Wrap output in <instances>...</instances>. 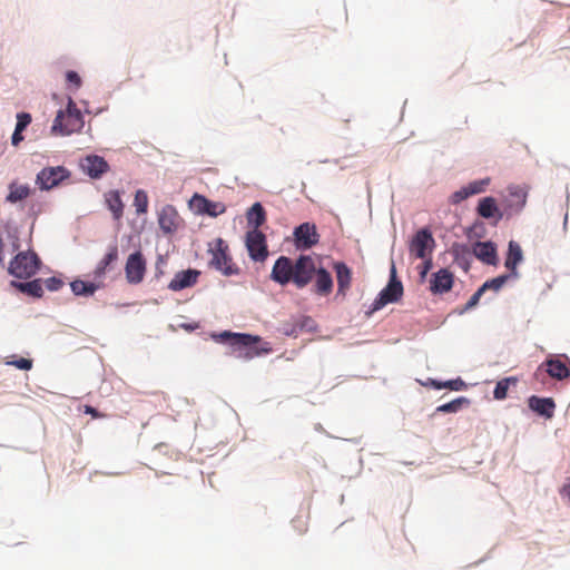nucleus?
Here are the masks:
<instances>
[{
    "label": "nucleus",
    "instance_id": "f257e3e1",
    "mask_svg": "<svg viewBox=\"0 0 570 570\" xmlns=\"http://www.w3.org/2000/svg\"><path fill=\"white\" fill-rule=\"evenodd\" d=\"M314 273L315 263L311 256L301 255L295 262L281 256L272 268L271 278L282 286L292 282L297 288H304L313 279Z\"/></svg>",
    "mask_w": 570,
    "mask_h": 570
},
{
    "label": "nucleus",
    "instance_id": "f03ea898",
    "mask_svg": "<svg viewBox=\"0 0 570 570\" xmlns=\"http://www.w3.org/2000/svg\"><path fill=\"white\" fill-rule=\"evenodd\" d=\"M83 127V118L80 110L71 98L68 100L67 108L59 110L51 127L52 135L68 136L78 132Z\"/></svg>",
    "mask_w": 570,
    "mask_h": 570
},
{
    "label": "nucleus",
    "instance_id": "7ed1b4c3",
    "mask_svg": "<svg viewBox=\"0 0 570 570\" xmlns=\"http://www.w3.org/2000/svg\"><path fill=\"white\" fill-rule=\"evenodd\" d=\"M219 336L224 341H229V344L239 352L238 356H244L245 358H253L261 355L262 353H268L271 351L269 347L259 350L256 346V344L261 342L259 336L242 333H230L227 331L223 332Z\"/></svg>",
    "mask_w": 570,
    "mask_h": 570
},
{
    "label": "nucleus",
    "instance_id": "20e7f679",
    "mask_svg": "<svg viewBox=\"0 0 570 570\" xmlns=\"http://www.w3.org/2000/svg\"><path fill=\"white\" fill-rule=\"evenodd\" d=\"M40 267V259L33 252H19L10 261L8 273L16 278L28 279L32 277Z\"/></svg>",
    "mask_w": 570,
    "mask_h": 570
},
{
    "label": "nucleus",
    "instance_id": "39448f33",
    "mask_svg": "<svg viewBox=\"0 0 570 570\" xmlns=\"http://www.w3.org/2000/svg\"><path fill=\"white\" fill-rule=\"evenodd\" d=\"M403 295V285L396 278V269L394 264L391 267V278L389 284L380 292L379 296L374 299L368 315L383 308L386 304L396 303Z\"/></svg>",
    "mask_w": 570,
    "mask_h": 570
},
{
    "label": "nucleus",
    "instance_id": "423d86ee",
    "mask_svg": "<svg viewBox=\"0 0 570 570\" xmlns=\"http://www.w3.org/2000/svg\"><path fill=\"white\" fill-rule=\"evenodd\" d=\"M209 252L212 254L209 261L212 267L226 276L237 275L239 273V268L233 263L232 257L228 255V246L222 238L216 240L215 247Z\"/></svg>",
    "mask_w": 570,
    "mask_h": 570
},
{
    "label": "nucleus",
    "instance_id": "0eeeda50",
    "mask_svg": "<svg viewBox=\"0 0 570 570\" xmlns=\"http://www.w3.org/2000/svg\"><path fill=\"white\" fill-rule=\"evenodd\" d=\"M70 177V171L63 166L45 167L36 177V185L41 190H50Z\"/></svg>",
    "mask_w": 570,
    "mask_h": 570
},
{
    "label": "nucleus",
    "instance_id": "6e6552de",
    "mask_svg": "<svg viewBox=\"0 0 570 570\" xmlns=\"http://www.w3.org/2000/svg\"><path fill=\"white\" fill-rule=\"evenodd\" d=\"M434 245L432 233L428 228H422L413 236L409 250L412 256L425 259L431 255Z\"/></svg>",
    "mask_w": 570,
    "mask_h": 570
},
{
    "label": "nucleus",
    "instance_id": "1a4fd4ad",
    "mask_svg": "<svg viewBox=\"0 0 570 570\" xmlns=\"http://www.w3.org/2000/svg\"><path fill=\"white\" fill-rule=\"evenodd\" d=\"M146 259L140 250L130 254L125 265L126 279L129 284H140L146 274Z\"/></svg>",
    "mask_w": 570,
    "mask_h": 570
},
{
    "label": "nucleus",
    "instance_id": "9d476101",
    "mask_svg": "<svg viewBox=\"0 0 570 570\" xmlns=\"http://www.w3.org/2000/svg\"><path fill=\"white\" fill-rule=\"evenodd\" d=\"M246 247L249 257L255 262H264L268 256L266 237L261 230L247 232Z\"/></svg>",
    "mask_w": 570,
    "mask_h": 570
},
{
    "label": "nucleus",
    "instance_id": "9b49d317",
    "mask_svg": "<svg viewBox=\"0 0 570 570\" xmlns=\"http://www.w3.org/2000/svg\"><path fill=\"white\" fill-rule=\"evenodd\" d=\"M295 243L298 248H311L320 240L316 226L311 223H303L294 230Z\"/></svg>",
    "mask_w": 570,
    "mask_h": 570
},
{
    "label": "nucleus",
    "instance_id": "f8f14e48",
    "mask_svg": "<svg viewBox=\"0 0 570 570\" xmlns=\"http://www.w3.org/2000/svg\"><path fill=\"white\" fill-rule=\"evenodd\" d=\"M21 247L20 237L16 229H6L0 233V264H4V259L8 255L19 253Z\"/></svg>",
    "mask_w": 570,
    "mask_h": 570
},
{
    "label": "nucleus",
    "instance_id": "ddd939ff",
    "mask_svg": "<svg viewBox=\"0 0 570 570\" xmlns=\"http://www.w3.org/2000/svg\"><path fill=\"white\" fill-rule=\"evenodd\" d=\"M158 224L165 234H174L180 227L181 218L174 206L166 205L158 214Z\"/></svg>",
    "mask_w": 570,
    "mask_h": 570
},
{
    "label": "nucleus",
    "instance_id": "4468645a",
    "mask_svg": "<svg viewBox=\"0 0 570 570\" xmlns=\"http://www.w3.org/2000/svg\"><path fill=\"white\" fill-rule=\"evenodd\" d=\"M80 167L89 177L97 179L109 170L108 163L100 156L89 155L81 159Z\"/></svg>",
    "mask_w": 570,
    "mask_h": 570
},
{
    "label": "nucleus",
    "instance_id": "2eb2a0df",
    "mask_svg": "<svg viewBox=\"0 0 570 570\" xmlns=\"http://www.w3.org/2000/svg\"><path fill=\"white\" fill-rule=\"evenodd\" d=\"M333 269L336 273L337 292L336 297L341 296L344 298L352 285V271L343 262L333 263Z\"/></svg>",
    "mask_w": 570,
    "mask_h": 570
},
{
    "label": "nucleus",
    "instance_id": "dca6fc26",
    "mask_svg": "<svg viewBox=\"0 0 570 570\" xmlns=\"http://www.w3.org/2000/svg\"><path fill=\"white\" fill-rule=\"evenodd\" d=\"M454 282V275L446 268H441L432 275L430 289L433 294H443L449 292Z\"/></svg>",
    "mask_w": 570,
    "mask_h": 570
},
{
    "label": "nucleus",
    "instance_id": "f3484780",
    "mask_svg": "<svg viewBox=\"0 0 570 570\" xmlns=\"http://www.w3.org/2000/svg\"><path fill=\"white\" fill-rule=\"evenodd\" d=\"M473 255L487 265H498L497 246L492 242H476L473 245Z\"/></svg>",
    "mask_w": 570,
    "mask_h": 570
},
{
    "label": "nucleus",
    "instance_id": "a211bd4d",
    "mask_svg": "<svg viewBox=\"0 0 570 570\" xmlns=\"http://www.w3.org/2000/svg\"><path fill=\"white\" fill-rule=\"evenodd\" d=\"M200 272L196 269H187L181 271L175 274L174 278L170 281L168 287L171 291H181L187 287H191L197 283L198 276Z\"/></svg>",
    "mask_w": 570,
    "mask_h": 570
},
{
    "label": "nucleus",
    "instance_id": "6ab92c4d",
    "mask_svg": "<svg viewBox=\"0 0 570 570\" xmlns=\"http://www.w3.org/2000/svg\"><path fill=\"white\" fill-rule=\"evenodd\" d=\"M478 215L485 219H494V224L502 219L503 214L497 205L493 197H484L480 199L478 208Z\"/></svg>",
    "mask_w": 570,
    "mask_h": 570
},
{
    "label": "nucleus",
    "instance_id": "aec40b11",
    "mask_svg": "<svg viewBox=\"0 0 570 570\" xmlns=\"http://www.w3.org/2000/svg\"><path fill=\"white\" fill-rule=\"evenodd\" d=\"M119 253L117 245H110L106 255L99 261L96 268L92 272L96 281L102 279L106 275L107 269L118 261Z\"/></svg>",
    "mask_w": 570,
    "mask_h": 570
},
{
    "label": "nucleus",
    "instance_id": "412c9836",
    "mask_svg": "<svg viewBox=\"0 0 570 570\" xmlns=\"http://www.w3.org/2000/svg\"><path fill=\"white\" fill-rule=\"evenodd\" d=\"M315 276V283H314V292L317 295L321 296H327L331 294L333 289V278L330 272H327L325 268H315V273L313 277Z\"/></svg>",
    "mask_w": 570,
    "mask_h": 570
},
{
    "label": "nucleus",
    "instance_id": "4be33fe9",
    "mask_svg": "<svg viewBox=\"0 0 570 570\" xmlns=\"http://www.w3.org/2000/svg\"><path fill=\"white\" fill-rule=\"evenodd\" d=\"M105 202L108 209L112 213L116 220H119L124 215V203L120 198L118 190H109L105 194Z\"/></svg>",
    "mask_w": 570,
    "mask_h": 570
},
{
    "label": "nucleus",
    "instance_id": "5701e85b",
    "mask_svg": "<svg viewBox=\"0 0 570 570\" xmlns=\"http://www.w3.org/2000/svg\"><path fill=\"white\" fill-rule=\"evenodd\" d=\"M10 285L17 288L19 292L28 294L32 297H41L43 294L42 284L40 279H33L31 282H17L11 281Z\"/></svg>",
    "mask_w": 570,
    "mask_h": 570
},
{
    "label": "nucleus",
    "instance_id": "b1692460",
    "mask_svg": "<svg viewBox=\"0 0 570 570\" xmlns=\"http://www.w3.org/2000/svg\"><path fill=\"white\" fill-rule=\"evenodd\" d=\"M248 225L253 226L252 230H259L258 228L266 220V213L261 203H255L246 214Z\"/></svg>",
    "mask_w": 570,
    "mask_h": 570
},
{
    "label": "nucleus",
    "instance_id": "393cba45",
    "mask_svg": "<svg viewBox=\"0 0 570 570\" xmlns=\"http://www.w3.org/2000/svg\"><path fill=\"white\" fill-rule=\"evenodd\" d=\"M547 373L557 380L567 379L570 374V371L564 362L559 358H551L546 362Z\"/></svg>",
    "mask_w": 570,
    "mask_h": 570
},
{
    "label": "nucleus",
    "instance_id": "a878e982",
    "mask_svg": "<svg viewBox=\"0 0 570 570\" xmlns=\"http://www.w3.org/2000/svg\"><path fill=\"white\" fill-rule=\"evenodd\" d=\"M193 200L194 203L197 204L200 212L206 213L210 216L215 217L225 212L224 205L219 203L209 202L203 196L195 195Z\"/></svg>",
    "mask_w": 570,
    "mask_h": 570
},
{
    "label": "nucleus",
    "instance_id": "bb28decb",
    "mask_svg": "<svg viewBox=\"0 0 570 570\" xmlns=\"http://www.w3.org/2000/svg\"><path fill=\"white\" fill-rule=\"evenodd\" d=\"M522 261V249L520 245L514 242H509V250L508 256L505 259V267L512 272L513 275H515V267L517 265Z\"/></svg>",
    "mask_w": 570,
    "mask_h": 570
},
{
    "label": "nucleus",
    "instance_id": "cd10ccee",
    "mask_svg": "<svg viewBox=\"0 0 570 570\" xmlns=\"http://www.w3.org/2000/svg\"><path fill=\"white\" fill-rule=\"evenodd\" d=\"M31 189L28 185H18L16 183H11L9 185V194L6 197V200L11 204H16L21 202L30 196Z\"/></svg>",
    "mask_w": 570,
    "mask_h": 570
},
{
    "label": "nucleus",
    "instance_id": "c85d7f7f",
    "mask_svg": "<svg viewBox=\"0 0 570 570\" xmlns=\"http://www.w3.org/2000/svg\"><path fill=\"white\" fill-rule=\"evenodd\" d=\"M102 284L88 283L76 279L70 284L71 291L77 296H91Z\"/></svg>",
    "mask_w": 570,
    "mask_h": 570
},
{
    "label": "nucleus",
    "instance_id": "c756f323",
    "mask_svg": "<svg viewBox=\"0 0 570 570\" xmlns=\"http://www.w3.org/2000/svg\"><path fill=\"white\" fill-rule=\"evenodd\" d=\"M556 404L552 399H538L537 397V414L546 419L553 416Z\"/></svg>",
    "mask_w": 570,
    "mask_h": 570
},
{
    "label": "nucleus",
    "instance_id": "7c9ffc66",
    "mask_svg": "<svg viewBox=\"0 0 570 570\" xmlns=\"http://www.w3.org/2000/svg\"><path fill=\"white\" fill-rule=\"evenodd\" d=\"M490 181L491 179L487 177L483 179L471 181L468 185H465L464 188L466 189L469 196L471 197L485 191L487 187L490 185Z\"/></svg>",
    "mask_w": 570,
    "mask_h": 570
},
{
    "label": "nucleus",
    "instance_id": "2f4dec72",
    "mask_svg": "<svg viewBox=\"0 0 570 570\" xmlns=\"http://www.w3.org/2000/svg\"><path fill=\"white\" fill-rule=\"evenodd\" d=\"M468 403H469V400L461 396V397H458L449 403L438 406L436 412L455 413L462 407L463 404H468Z\"/></svg>",
    "mask_w": 570,
    "mask_h": 570
},
{
    "label": "nucleus",
    "instance_id": "473e14b6",
    "mask_svg": "<svg viewBox=\"0 0 570 570\" xmlns=\"http://www.w3.org/2000/svg\"><path fill=\"white\" fill-rule=\"evenodd\" d=\"M134 205L137 214H146L148 210V196L142 189H138L135 194Z\"/></svg>",
    "mask_w": 570,
    "mask_h": 570
},
{
    "label": "nucleus",
    "instance_id": "72a5a7b5",
    "mask_svg": "<svg viewBox=\"0 0 570 570\" xmlns=\"http://www.w3.org/2000/svg\"><path fill=\"white\" fill-rule=\"evenodd\" d=\"M515 383L517 380L513 377H508L499 381L495 385V389L493 391V396L495 400H503L507 397V393L509 390L510 383Z\"/></svg>",
    "mask_w": 570,
    "mask_h": 570
},
{
    "label": "nucleus",
    "instance_id": "f704fd0d",
    "mask_svg": "<svg viewBox=\"0 0 570 570\" xmlns=\"http://www.w3.org/2000/svg\"><path fill=\"white\" fill-rule=\"evenodd\" d=\"M508 278H509V275H501V276L494 277V278L489 279L485 283H483L481 288L483 289V292H487L489 289L498 292L505 284Z\"/></svg>",
    "mask_w": 570,
    "mask_h": 570
},
{
    "label": "nucleus",
    "instance_id": "c9c22d12",
    "mask_svg": "<svg viewBox=\"0 0 570 570\" xmlns=\"http://www.w3.org/2000/svg\"><path fill=\"white\" fill-rule=\"evenodd\" d=\"M31 115L28 112H19L17 115L16 130L23 131L31 124Z\"/></svg>",
    "mask_w": 570,
    "mask_h": 570
},
{
    "label": "nucleus",
    "instance_id": "e433bc0d",
    "mask_svg": "<svg viewBox=\"0 0 570 570\" xmlns=\"http://www.w3.org/2000/svg\"><path fill=\"white\" fill-rule=\"evenodd\" d=\"M484 294L483 289L480 287L471 297L470 299L466 302L464 308H463V312L465 311H469L473 307H475L479 302H480V298L481 296Z\"/></svg>",
    "mask_w": 570,
    "mask_h": 570
},
{
    "label": "nucleus",
    "instance_id": "4c0bfd02",
    "mask_svg": "<svg viewBox=\"0 0 570 570\" xmlns=\"http://www.w3.org/2000/svg\"><path fill=\"white\" fill-rule=\"evenodd\" d=\"M470 196L466 191V189L463 187H461L459 190L454 191L452 195H451V203L452 204H460L461 202L468 199Z\"/></svg>",
    "mask_w": 570,
    "mask_h": 570
},
{
    "label": "nucleus",
    "instance_id": "58836bf2",
    "mask_svg": "<svg viewBox=\"0 0 570 570\" xmlns=\"http://www.w3.org/2000/svg\"><path fill=\"white\" fill-rule=\"evenodd\" d=\"M443 386L452 391H461L465 387V383L461 379H455L443 382Z\"/></svg>",
    "mask_w": 570,
    "mask_h": 570
},
{
    "label": "nucleus",
    "instance_id": "ea45409f",
    "mask_svg": "<svg viewBox=\"0 0 570 570\" xmlns=\"http://www.w3.org/2000/svg\"><path fill=\"white\" fill-rule=\"evenodd\" d=\"M8 364L16 366L19 370L28 371L32 367V361L29 358L21 357L19 360L8 362Z\"/></svg>",
    "mask_w": 570,
    "mask_h": 570
},
{
    "label": "nucleus",
    "instance_id": "a19ab883",
    "mask_svg": "<svg viewBox=\"0 0 570 570\" xmlns=\"http://www.w3.org/2000/svg\"><path fill=\"white\" fill-rule=\"evenodd\" d=\"M453 252L456 261L462 259L466 262L468 257L470 256V250L466 246H455Z\"/></svg>",
    "mask_w": 570,
    "mask_h": 570
},
{
    "label": "nucleus",
    "instance_id": "79ce46f5",
    "mask_svg": "<svg viewBox=\"0 0 570 570\" xmlns=\"http://www.w3.org/2000/svg\"><path fill=\"white\" fill-rule=\"evenodd\" d=\"M62 285L63 282L57 277H49L46 279V287L51 292L58 291Z\"/></svg>",
    "mask_w": 570,
    "mask_h": 570
},
{
    "label": "nucleus",
    "instance_id": "37998d69",
    "mask_svg": "<svg viewBox=\"0 0 570 570\" xmlns=\"http://www.w3.org/2000/svg\"><path fill=\"white\" fill-rule=\"evenodd\" d=\"M294 528L298 531L299 534H303L307 531V522L302 517H297L292 521Z\"/></svg>",
    "mask_w": 570,
    "mask_h": 570
},
{
    "label": "nucleus",
    "instance_id": "c03bdc74",
    "mask_svg": "<svg viewBox=\"0 0 570 570\" xmlns=\"http://www.w3.org/2000/svg\"><path fill=\"white\" fill-rule=\"evenodd\" d=\"M66 79L68 82L75 85L76 88H79L81 85V79L76 71H68L66 75Z\"/></svg>",
    "mask_w": 570,
    "mask_h": 570
},
{
    "label": "nucleus",
    "instance_id": "a18cd8bd",
    "mask_svg": "<svg viewBox=\"0 0 570 570\" xmlns=\"http://www.w3.org/2000/svg\"><path fill=\"white\" fill-rule=\"evenodd\" d=\"M423 261L424 262L422 263V265L420 267V276H421V278H424L426 276V274L429 273V271L432 268V259H431L430 256H428Z\"/></svg>",
    "mask_w": 570,
    "mask_h": 570
},
{
    "label": "nucleus",
    "instance_id": "49530a36",
    "mask_svg": "<svg viewBox=\"0 0 570 570\" xmlns=\"http://www.w3.org/2000/svg\"><path fill=\"white\" fill-rule=\"evenodd\" d=\"M22 131H18L14 129L12 137H11V144L12 146L17 147L19 144L23 140Z\"/></svg>",
    "mask_w": 570,
    "mask_h": 570
},
{
    "label": "nucleus",
    "instance_id": "de8ad7c7",
    "mask_svg": "<svg viewBox=\"0 0 570 570\" xmlns=\"http://www.w3.org/2000/svg\"><path fill=\"white\" fill-rule=\"evenodd\" d=\"M83 412L86 414H90L95 419L104 416V414H100L95 407H92L90 405H85L83 406Z\"/></svg>",
    "mask_w": 570,
    "mask_h": 570
},
{
    "label": "nucleus",
    "instance_id": "09e8293b",
    "mask_svg": "<svg viewBox=\"0 0 570 570\" xmlns=\"http://www.w3.org/2000/svg\"><path fill=\"white\" fill-rule=\"evenodd\" d=\"M426 385H430V386H432V387H434L436 390L444 389L443 382H438L435 380H430V382Z\"/></svg>",
    "mask_w": 570,
    "mask_h": 570
},
{
    "label": "nucleus",
    "instance_id": "8fccbe9b",
    "mask_svg": "<svg viewBox=\"0 0 570 570\" xmlns=\"http://www.w3.org/2000/svg\"><path fill=\"white\" fill-rule=\"evenodd\" d=\"M511 190V194L515 195L518 198L522 199L524 198V194L522 193L521 189H518V188H512L510 189Z\"/></svg>",
    "mask_w": 570,
    "mask_h": 570
},
{
    "label": "nucleus",
    "instance_id": "3c124183",
    "mask_svg": "<svg viewBox=\"0 0 570 570\" xmlns=\"http://www.w3.org/2000/svg\"><path fill=\"white\" fill-rule=\"evenodd\" d=\"M528 405H529V407H530L532 411H534V405H535V402H534V395H532V396H530V397L528 399Z\"/></svg>",
    "mask_w": 570,
    "mask_h": 570
}]
</instances>
